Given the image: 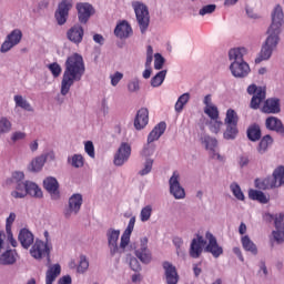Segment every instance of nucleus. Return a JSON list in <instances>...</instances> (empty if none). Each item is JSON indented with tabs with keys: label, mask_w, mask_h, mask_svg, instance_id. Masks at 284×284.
<instances>
[{
	"label": "nucleus",
	"mask_w": 284,
	"mask_h": 284,
	"mask_svg": "<svg viewBox=\"0 0 284 284\" xmlns=\"http://www.w3.org/2000/svg\"><path fill=\"white\" fill-rule=\"evenodd\" d=\"M139 90H141L139 79H133L128 83V91L131 92V94H136Z\"/></svg>",
	"instance_id": "nucleus-52"
},
{
	"label": "nucleus",
	"mask_w": 284,
	"mask_h": 284,
	"mask_svg": "<svg viewBox=\"0 0 284 284\" xmlns=\"http://www.w3.org/2000/svg\"><path fill=\"white\" fill-rule=\"evenodd\" d=\"M265 126L267 128V130H271L272 132H277V134L284 136V125L281 119L276 116H270L265 121Z\"/></svg>",
	"instance_id": "nucleus-22"
},
{
	"label": "nucleus",
	"mask_w": 284,
	"mask_h": 284,
	"mask_svg": "<svg viewBox=\"0 0 284 284\" xmlns=\"http://www.w3.org/2000/svg\"><path fill=\"white\" fill-rule=\"evenodd\" d=\"M26 179V174L21 171H16L12 173L11 176V183H23V180Z\"/></svg>",
	"instance_id": "nucleus-58"
},
{
	"label": "nucleus",
	"mask_w": 284,
	"mask_h": 284,
	"mask_svg": "<svg viewBox=\"0 0 284 284\" xmlns=\"http://www.w3.org/2000/svg\"><path fill=\"white\" fill-rule=\"evenodd\" d=\"M284 23L283 7L281 4L275 6L272 12V23L268 28L273 30H282Z\"/></svg>",
	"instance_id": "nucleus-17"
},
{
	"label": "nucleus",
	"mask_w": 284,
	"mask_h": 284,
	"mask_svg": "<svg viewBox=\"0 0 284 284\" xmlns=\"http://www.w3.org/2000/svg\"><path fill=\"white\" fill-rule=\"evenodd\" d=\"M85 74V62L79 53L69 55L64 62V72L61 81V94L65 97L74 83L83 79Z\"/></svg>",
	"instance_id": "nucleus-1"
},
{
	"label": "nucleus",
	"mask_w": 284,
	"mask_h": 284,
	"mask_svg": "<svg viewBox=\"0 0 284 284\" xmlns=\"http://www.w3.org/2000/svg\"><path fill=\"white\" fill-rule=\"evenodd\" d=\"M10 132H12V122L8 116H0V136L10 134Z\"/></svg>",
	"instance_id": "nucleus-36"
},
{
	"label": "nucleus",
	"mask_w": 284,
	"mask_h": 284,
	"mask_svg": "<svg viewBox=\"0 0 284 284\" xmlns=\"http://www.w3.org/2000/svg\"><path fill=\"white\" fill-rule=\"evenodd\" d=\"M32 196L33 199H43V191L41 187L32 181H27V196Z\"/></svg>",
	"instance_id": "nucleus-29"
},
{
	"label": "nucleus",
	"mask_w": 284,
	"mask_h": 284,
	"mask_svg": "<svg viewBox=\"0 0 284 284\" xmlns=\"http://www.w3.org/2000/svg\"><path fill=\"white\" fill-rule=\"evenodd\" d=\"M154 165V159H146L143 163V168L139 171L140 176H148L152 172V166Z\"/></svg>",
	"instance_id": "nucleus-49"
},
{
	"label": "nucleus",
	"mask_w": 284,
	"mask_h": 284,
	"mask_svg": "<svg viewBox=\"0 0 284 284\" xmlns=\"http://www.w3.org/2000/svg\"><path fill=\"white\" fill-rule=\"evenodd\" d=\"M84 150L91 159H94V144L92 143V141L85 142Z\"/></svg>",
	"instance_id": "nucleus-63"
},
{
	"label": "nucleus",
	"mask_w": 284,
	"mask_h": 284,
	"mask_svg": "<svg viewBox=\"0 0 284 284\" xmlns=\"http://www.w3.org/2000/svg\"><path fill=\"white\" fill-rule=\"evenodd\" d=\"M48 68L51 74L54 77V79H57L58 77H61V72H62L61 64L53 62L49 64Z\"/></svg>",
	"instance_id": "nucleus-56"
},
{
	"label": "nucleus",
	"mask_w": 284,
	"mask_h": 284,
	"mask_svg": "<svg viewBox=\"0 0 284 284\" xmlns=\"http://www.w3.org/2000/svg\"><path fill=\"white\" fill-rule=\"evenodd\" d=\"M225 125H237L239 124V114L234 109H229L226 111V116L224 120Z\"/></svg>",
	"instance_id": "nucleus-40"
},
{
	"label": "nucleus",
	"mask_w": 284,
	"mask_h": 284,
	"mask_svg": "<svg viewBox=\"0 0 284 284\" xmlns=\"http://www.w3.org/2000/svg\"><path fill=\"white\" fill-rule=\"evenodd\" d=\"M43 165H45V156L40 155L30 163L29 170L30 172H41Z\"/></svg>",
	"instance_id": "nucleus-37"
},
{
	"label": "nucleus",
	"mask_w": 284,
	"mask_h": 284,
	"mask_svg": "<svg viewBox=\"0 0 284 284\" xmlns=\"http://www.w3.org/2000/svg\"><path fill=\"white\" fill-rule=\"evenodd\" d=\"M70 10H72V0H62L59 3L55 11V21H58V26H64L68 21Z\"/></svg>",
	"instance_id": "nucleus-12"
},
{
	"label": "nucleus",
	"mask_w": 284,
	"mask_h": 284,
	"mask_svg": "<svg viewBox=\"0 0 284 284\" xmlns=\"http://www.w3.org/2000/svg\"><path fill=\"white\" fill-rule=\"evenodd\" d=\"M17 263V251L7 250L0 255V265H14Z\"/></svg>",
	"instance_id": "nucleus-28"
},
{
	"label": "nucleus",
	"mask_w": 284,
	"mask_h": 284,
	"mask_svg": "<svg viewBox=\"0 0 284 284\" xmlns=\"http://www.w3.org/2000/svg\"><path fill=\"white\" fill-rule=\"evenodd\" d=\"M230 190L233 193V196L237 199V201H245V194H243V191L241 190V186L239 183L234 182L230 185Z\"/></svg>",
	"instance_id": "nucleus-48"
},
{
	"label": "nucleus",
	"mask_w": 284,
	"mask_h": 284,
	"mask_svg": "<svg viewBox=\"0 0 284 284\" xmlns=\"http://www.w3.org/2000/svg\"><path fill=\"white\" fill-rule=\"evenodd\" d=\"M13 101L16 103L17 108H21L22 110H26L27 112H34V109L32 108V104L23 98V95H14Z\"/></svg>",
	"instance_id": "nucleus-32"
},
{
	"label": "nucleus",
	"mask_w": 284,
	"mask_h": 284,
	"mask_svg": "<svg viewBox=\"0 0 284 284\" xmlns=\"http://www.w3.org/2000/svg\"><path fill=\"white\" fill-rule=\"evenodd\" d=\"M163 65H165V58L161 55V53L154 54V70H163Z\"/></svg>",
	"instance_id": "nucleus-54"
},
{
	"label": "nucleus",
	"mask_w": 284,
	"mask_h": 284,
	"mask_svg": "<svg viewBox=\"0 0 284 284\" xmlns=\"http://www.w3.org/2000/svg\"><path fill=\"white\" fill-rule=\"evenodd\" d=\"M281 32H283V30L272 28L267 29V37L262 44L260 57L255 60V63H261V61H270V59H272L274 50H276L278 48V43H281Z\"/></svg>",
	"instance_id": "nucleus-2"
},
{
	"label": "nucleus",
	"mask_w": 284,
	"mask_h": 284,
	"mask_svg": "<svg viewBox=\"0 0 284 284\" xmlns=\"http://www.w3.org/2000/svg\"><path fill=\"white\" fill-rule=\"evenodd\" d=\"M30 254L37 261H41V258L47 256L48 266L50 267V246L45 242L36 240L30 248Z\"/></svg>",
	"instance_id": "nucleus-9"
},
{
	"label": "nucleus",
	"mask_w": 284,
	"mask_h": 284,
	"mask_svg": "<svg viewBox=\"0 0 284 284\" xmlns=\"http://www.w3.org/2000/svg\"><path fill=\"white\" fill-rule=\"evenodd\" d=\"M272 234L276 243H284V230L276 229V231H273Z\"/></svg>",
	"instance_id": "nucleus-62"
},
{
	"label": "nucleus",
	"mask_w": 284,
	"mask_h": 284,
	"mask_svg": "<svg viewBox=\"0 0 284 284\" xmlns=\"http://www.w3.org/2000/svg\"><path fill=\"white\" fill-rule=\"evenodd\" d=\"M207 245V242L203 236L197 235L195 239L192 240L191 245H190V256L192 258H199L201 254H203V247Z\"/></svg>",
	"instance_id": "nucleus-15"
},
{
	"label": "nucleus",
	"mask_w": 284,
	"mask_h": 284,
	"mask_svg": "<svg viewBox=\"0 0 284 284\" xmlns=\"http://www.w3.org/2000/svg\"><path fill=\"white\" fill-rule=\"evenodd\" d=\"M274 143V140L272 139V135H265L257 146L258 154H265L267 152V148Z\"/></svg>",
	"instance_id": "nucleus-39"
},
{
	"label": "nucleus",
	"mask_w": 284,
	"mask_h": 284,
	"mask_svg": "<svg viewBox=\"0 0 284 284\" xmlns=\"http://www.w3.org/2000/svg\"><path fill=\"white\" fill-rule=\"evenodd\" d=\"M18 241H20V244L24 250H28L32 243H34V234L28 229H22L19 232Z\"/></svg>",
	"instance_id": "nucleus-24"
},
{
	"label": "nucleus",
	"mask_w": 284,
	"mask_h": 284,
	"mask_svg": "<svg viewBox=\"0 0 284 284\" xmlns=\"http://www.w3.org/2000/svg\"><path fill=\"white\" fill-rule=\"evenodd\" d=\"M135 223H136V217L132 216L129 221V224H128L126 229L122 233L123 243H129L130 244V236H132V232H134Z\"/></svg>",
	"instance_id": "nucleus-35"
},
{
	"label": "nucleus",
	"mask_w": 284,
	"mask_h": 284,
	"mask_svg": "<svg viewBox=\"0 0 284 284\" xmlns=\"http://www.w3.org/2000/svg\"><path fill=\"white\" fill-rule=\"evenodd\" d=\"M68 163L72 165V168H83V155L81 154H74L71 158H68Z\"/></svg>",
	"instance_id": "nucleus-50"
},
{
	"label": "nucleus",
	"mask_w": 284,
	"mask_h": 284,
	"mask_svg": "<svg viewBox=\"0 0 284 284\" xmlns=\"http://www.w3.org/2000/svg\"><path fill=\"white\" fill-rule=\"evenodd\" d=\"M237 134H239V129L236 128V124H226L224 139H226L227 141H233V139H236Z\"/></svg>",
	"instance_id": "nucleus-42"
},
{
	"label": "nucleus",
	"mask_w": 284,
	"mask_h": 284,
	"mask_svg": "<svg viewBox=\"0 0 284 284\" xmlns=\"http://www.w3.org/2000/svg\"><path fill=\"white\" fill-rule=\"evenodd\" d=\"M248 199H251L252 201H258V203H263V204L270 202V197L266 196L265 193L258 190H250Z\"/></svg>",
	"instance_id": "nucleus-34"
},
{
	"label": "nucleus",
	"mask_w": 284,
	"mask_h": 284,
	"mask_svg": "<svg viewBox=\"0 0 284 284\" xmlns=\"http://www.w3.org/2000/svg\"><path fill=\"white\" fill-rule=\"evenodd\" d=\"M170 194L176 199H185V189L181 186V175L179 172H173L172 176L169 180Z\"/></svg>",
	"instance_id": "nucleus-10"
},
{
	"label": "nucleus",
	"mask_w": 284,
	"mask_h": 284,
	"mask_svg": "<svg viewBox=\"0 0 284 284\" xmlns=\"http://www.w3.org/2000/svg\"><path fill=\"white\" fill-rule=\"evenodd\" d=\"M152 205H146L144 207H142L141 212H140V221H142V223H148V221H150V219H152Z\"/></svg>",
	"instance_id": "nucleus-47"
},
{
	"label": "nucleus",
	"mask_w": 284,
	"mask_h": 284,
	"mask_svg": "<svg viewBox=\"0 0 284 284\" xmlns=\"http://www.w3.org/2000/svg\"><path fill=\"white\" fill-rule=\"evenodd\" d=\"M134 250V254L141 263H144V265H149V263H152V252L148 247V237L140 239V243L132 245Z\"/></svg>",
	"instance_id": "nucleus-7"
},
{
	"label": "nucleus",
	"mask_w": 284,
	"mask_h": 284,
	"mask_svg": "<svg viewBox=\"0 0 284 284\" xmlns=\"http://www.w3.org/2000/svg\"><path fill=\"white\" fill-rule=\"evenodd\" d=\"M189 101H190V93H184V94L180 95L174 105L175 112H178V113L183 112V108H185V105Z\"/></svg>",
	"instance_id": "nucleus-41"
},
{
	"label": "nucleus",
	"mask_w": 284,
	"mask_h": 284,
	"mask_svg": "<svg viewBox=\"0 0 284 284\" xmlns=\"http://www.w3.org/2000/svg\"><path fill=\"white\" fill-rule=\"evenodd\" d=\"M83 205V195L75 193L73 194L69 201L68 205L63 210V216L67 220L72 219V216H77L79 212H81V206Z\"/></svg>",
	"instance_id": "nucleus-6"
},
{
	"label": "nucleus",
	"mask_w": 284,
	"mask_h": 284,
	"mask_svg": "<svg viewBox=\"0 0 284 284\" xmlns=\"http://www.w3.org/2000/svg\"><path fill=\"white\" fill-rule=\"evenodd\" d=\"M132 26H130L125 20L120 22L114 29V34L118 39H130V37H132Z\"/></svg>",
	"instance_id": "nucleus-21"
},
{
	"label": "nucleus",
	"mask_w": 284,
	"mask_h": 284,
	"mask_svg": "<svg viewBox=\"0 0 284 284\" xmlns=\"http://www.w3.org/2000/svg\"><path fill=\"white\" fill-rule=\"evenodd\" d=\"M205 239L207 244L204 248V252L212 254L213 258H219L223 254V246L219 245V241H216V236L211 232L205 233Z\"/></svg>",
	"instance_id": "nucleus-11"
},
{
	"label": "nucleus",
	"mask_w": 284,
	"mask_h": 284,
	"mask_svg": "<svg viewBox=\"0 0 284 284\" xmlns=\"http://www.w3.org/2000/svg\"><path fill=\"white\" fill-rule=\"evenodd\" d=\"M264 114H278L281 112V100L278 98H271L264 102L262 108Z\"/></svg>",
	"instance_id": "nucleus-20"
},
{
	"label": "nucleus",
	"mask_w": 284,
	"mask_h": 284,
	"mask_svg": "<svg viewBox=\"0 0 284 284\" xmlns=\"http://www.w3.org/2000/svg\"><path fill=\"white\" fill-rule=\"evenodd\" d=\"M162 268L164 271L163 280L166 284H179V271H176V266L172 262H163Z\"/></svg>",
	"instance_id": "nucleus-13"
},
{
	"label": "nucleus",
	"mask_w": 284,
	"mask_h": 284,
	"mask_svg": "<svg viewBox=\"0 0 284 284\" xmlns=\"http://www.w3.org/2000/svg\"><path fill=\"white\" fill-rule=\"evenodd\" d=\"M150 122V111L146 108H142L138 111L134 119L135 130H143L145 125Z\"/></svg>",
	"instance_id": "nucleus-19"
},
{
	"label": "nucleus",
	"mask_w": 284,
	"mask_h": 284,
	"mask_svg": "<svg viewBox=\"0 0 284 284\" xmlns=\"http://www.w3.org/2000/svg\"><path fill=\"white\" fill-rule=\"evenodd\" d=\"M83 27L75 24L73 26L71 29H69V31L67 32V37L69 39V41H71L72 43H81L83 41Z\"/></svg>",
	"instance_id": "nucleus-23"
},
{
	"label": "nucleus",
	"mask_w": 284,
	"mask_h": 284,
	"mask_svg": "<svg viewBox=\"0 0 284 284\" xmlns=\"http://www.w3.org/2000/svg\"><path fill=\"white\" fill-rule=\"evenodd\" d=\"M168 75V70L159 71L152 79L151 85L152 88H161L163 85V81H165V77Z\"/></svg>",
	"instance_id": "nucleus-38"
},
{
	"label": "nucleus",
	"mask_w": 284,
	"mask_h": 284,
	"mask_svg": "<svg viewBox=\"0 0 284 284\" xmlns=\"http://www.w3.org/2000/svg\"><path fill=\"white\" fill-rule=\"evenodd\" d=\"M168 125L165 122H160L148 135V143H154V141H159L161 136L165 133V129Z\"/></svg>",
	"instance_id": "nucleus-26"
},
{
	"label": "nucleus",
	"mask_w": 284,
	"mask_h": 284,
	"mask_svg": "<svg viewBox=\"0 0 284 284\" xmlns=\"http://www.w3.org/2000/svg\"><path fill=\"white\" fill-rule=\"evenodd\" d=\"M209 125L213 134H219V132H221V128L223 126V123L221 122V120L216 119V120H211Z\"/></svg>",
	"instance_id": "nucleus-53"
},
{
	"label": "nucleus",
	"mask_w": 284,
	"mask_h": 284,
	"mask_svg": "<svg viewBox=\"0 0 284 284\" xmlns=\"http://www.w3.org/2000/svg\"><path fill=\"white\" fill-rule=\"evenodd\" d=\"M154 152H156V145L146 142V144L143 146L142 151H141V156H143V159L148 160L151 159L150 156L154 155Z\"/></svg>",
	"instance_id": "nucleus-44"
},
{
	"label": "nucleus",
	"mask_w": 284,
	"mask_h": 284,
	"mask_svg": "<svg viewBox=\"0 0 284 284\" xmlns=\"http://www.w3.org/2000/svg\"><path fill=\"white\" fill-rule=\"evenodd\" d=\"M105 237L110 256H121V254H125V247H128V245L130 244L129 242H123V235H121V230L110 227L106 230Z\"/></svg>",
	"instance_id": "nucleus-3"
},
{
	"label": "nucleus",
	"mask_w": 284,
	"mask_h": 284,
	"mask_svg": "<svg viewBox=\"0 0 284 284\" xmlns=\"http://www.w3.org/2000/svg\"><path fill=\"white\" fill-rule=\"evenodd\" d=\"M242 247L245 250V252H251L254 256L258 254V248L256 247V244L252 240H250L248 235H245L242 237Z\"/></svg>",
	"instance_id": "nucleus-31"
},
{
	"label": "nucleus",
	"mask_w": 284,
	"mask_h": 284,
	"mask_svg": "<svg viewBox=\"0 0 284 284\" xmlns=\"http://www.w3.org/2000/svg\"><path fill=\"white\" fill-rule=\"evenodd\" d=\"M258 272L257 274L262 277V278H267V276H270V271H267V265H265V261H261L258 264Z\"/></svg>",
	"instance_id": "nucleus-59"
},
{
	"label": "nucleus",
	"mask_w": 284,
	"mask_h": 284,
	"mask_svg": "<svg viewBox=\"0 0 284 284\" xmlns=\"http://www.w3.org/2000/svg\"><path fill=\"white\" fill-rule=\"evenodd\" d=\"M204 113L211 118V121L219 119V108L216 105L204 108Z\"/></svg>",
	"instance_id": "nucleus-55"
},
{
	"label": "nucleus",
	"mask_w": 284,
	"mask_h": 284,
	"mask_svg": "<svg viewBox=\"0 0 284 284\" xmlns=\"http://www.w3.org/2000/svg\"><path fill=\"white\" fill-rule=\"evenodd\" d=\"M230 70L235 79H245L251 72L250 64L245 60L242 62H231Z\"/></svg>",
	"instance_id": "nucleus-14"
},
{
	"label": "nucleus",
	"mask_w": 284,
	"mask_h": 284,
	"mask_svg": "<svg viewBox=\"0 0 284 284\" xmlns=\"http://www.w3.org/2000/svg\"><path fill=\"white\" fill-rule=\"evenodd\" d=\"M132 155V146L128 142H122L114 154L113 165L116 168H122L125 165L128 161H130V156Z\"/></svg>",
	"instance_id": "nucleus-8"
},
{
	"label": "nucleus",
	"mask_w": 284,
	"mask_h": 284,
	"mask_svg": "<svg viewBox=\"0 0 284 284\" xmlns=\"http://www.w3.org/2000/svg\"><path fill=\"white\" fill-rule=\"evenodd\" d=\"M258 190H273V187H281L284 185V166L274 170L273 176L265 178L262 181H255Z\"/></svg>",
	"instance_id": "nucleus-4"
},
{
	"label": "nucleus",
	"mask_w": 284,
	"mask_h": 284,
	"mask_svg": "<svg viewBox=\"0 0 284 284\" xmlns=\"http://www.w3.org/2000/svg\"><path fill=\"white\" fill-rule=\"evenodd\" d=\"M43 187L51 194V199L57 201L59 199V181L53 176H49L43 180Z\"/></svg>",
	"instance_id": "nucleus-18"
},
{
	"label": "nucleus",
	"mask_w": 284,
	"mask_h": 284,
	"mask_svg": "<svg viewBox=\"0 0 284 284\" xmlns=\"http://www.w3.org/2000/svg\"><path fill=\"white\" fill-rule=\"evenodd\" d=\"M7 39L13 44L19 45L21 39H23V33L19 29H14L10 34L7 36Z\"/></svg>",
	"instance_id": "nucleus-43"
},
{
	"label": "nucleus",
	"mask_w": 284,
	"mask_h": 284,
	"mask_svg": "<svg viewBox=\"0 0 284 284\" xmlns=\"http://www.w3.org/2000/svg\"><path fill=\"white\" fill-rule=\"evenodd\" d=\"M132 7L135 12L140 32L141 34H145L148 28H150V11L148 10V6L141 2H133Z\"/></svg>",
	"instance_id": "nucleus-5"
},
{
	"label": "nucleus",
	"mask_w": 284,
	"mask_h": 284,
	"mask_svg": "<svg viewBox=\"0 0 284 284\" xmlns=\"http://www.w3.org/2000/svg\"><path fill=\"white\" fill-rule=\"evenodd\" d=\"M11 48H14V45L7 38L0 48V52H2V54H6V52H10Z\"/></svg>",
	"instance_id": "nucleus-64"
},
{
	"label": "nucleus",
	"mask_w": 284,
	"mask_h": 284,
	"mask_svg": "<svg viewBox=\"0 0 284 284\" xmlns=\"http://www.w3.org/2000/svg\"><path fill=\"white\" fill-rule=\"evenodd\" d=\"M28 181L19 182L16 184L13 191H11L12 199H26L28 196Z\"/></svg>",
	"instance_id": "nucleus-27"
},
{
	"label": "nucleus",
	"mask_w": 284,
	"mask_h": 284,
	"mask_svg": "<svg viewBox=\"0 0 284 284\" xmlns=\"http://www.w3.org/2000/svg\"><path fill=\"white\" fill-rule=\"evenodd\" d=\"M247 139L250 141L256 142L261 140V126L258 124H252L248 126L247 131Z\"/></svg>",
	"instance_id": "nucleus-33"
},
{
	"label": "nucleus",
	"mask_w": 284,
	"mask_h": 284,
	"mask_svg": "<svg viewBox=\"0 0 284 284\" xmlns=\"http://www.w3.org/2000/svg\"><path fill=\"white\" fill-rule=\"evenodd\" d=\"M247 54V50L243 47L234 48L229 51V60L231 63H241L245 61L243 57Z\"/></svg>",
	"instance_id": "nucleus-25"
},
{
	"label": "nucleus",
	"mask_w": 284,
	"mask_h": 284,
	"mask_svg": "<svg viewBox=\"0 0 284 284\" xmlns=\"http://www.w3.org/2000/svg\"><path fill=\"white\" fill-rule=\"evenodd\" d=\"M90 267V261L85 255H80V261L77 267L78 274H85Z\"/></svg>",
	"instance_id": "nucleus-45"
},
{
	"label": "nucleus",
	"mask_w": 284,
	"mask_h": 284,
	"mask_svg": "<svg viewBox=\"0 0 284 284\" xmlns=\"http://www.w3.org/2000/svg\"><path fill=\"white\" fill-rule=\"evenodd\" d=\"M274 225L275 230H284V214H275L274 215Z\"/></svg>",
	"instance_id": "nucleus-57"
},
{
	"label": "nucleus",
	"mask_w": 284,
	"mask_h": 284,
	"mask_svg": "<svg viewBox=\"0 0 284 284\" xmlns=\"http://www.w3.org/2000/svg\"><path fill=\"white\" fill-rule=\"evenodd\" d=\"M78 10V19L80 23H85L87 21H90V18L92 14H94V8L92 4L83 2L77 4Z\"/></svg>",
	"instance_id": "nucleus-16"
},
{
	"label": "nucleus",
	"mask_w": 284,
	"mask_h": 284,
	"mask_svg": "<svg viewBox=\"0 0 284 284\" xmlns=\"http://www.w3.org/2000/svg\"><path fill=\"white\" fill-rule=\"evenodd\" d=\"M14 221H17V213L11 212L6 220V231L12 230V225L14 224Z\"/></svg>",
	"instance_id": "nucleus-60"
},
{
	"label": "nucleus",
	"mask_w": 284,
	"mask_h": 284,
	"mask_svg": "<svg viewBox=\"0 0 284 284\" xmlns=\"http://www.w3.org/2000/svg\"><path fill=\"white\" fill-rule=\"evenodd\" d=\"M201 141H202L203 145H205L206 150H214V148H216V145H219V141L215 138H212L210 135H203L201 138Z\"/></svg>",
	"instance_id": "nucleus-46"
},
{
	"label": "nucleus",
	"mask_w": 284,
	"mask_h": 284,
	"mask_svg": "<svg viewBox=\"0 0 284 284\" xmlns=\"http://www.w3.org/2000/svg\"><path fill=\"white\" fill-rule=\"evenodd\" d=\"M214 12H216V4H206L199 10L200 17H205V14H214Z\"/></svg>",
	"instance_id": "nucleus-51"
},
{
	"label": "nucleus",
	"mask_w": 284,
	"mask_h": 284,
	"mask_svg": "<svg viewBox=\"0 0 284 284\" xmlns=\"http://www.w3.org/2000/svg\"><path fill=\"white\" fill-rule=\"evenodd\" d=\"M27 134L26 132H22V131H16L11 134V141L13 143H17L19 141H24Z\"/></svg>",
	"instance_id": "nucleus-61"
},
{
	"label": "nucleus",
	"mask_w": 284,
	"mask_h": 284,
	"mask_svg": "<svg viewBox=\"0 0 284 284\" xmlns=\"http://www.w3.org/2000/svg\"><path fill=\"white\" fill-rule=\"evenodd\" d=\"M263 101H265V89L263 87H260L257 94L253 95L251 99V104H250L251 109L258 110Z\"/></svg>",
	"instance_id": "nucleus-30"
}]
</instances>
